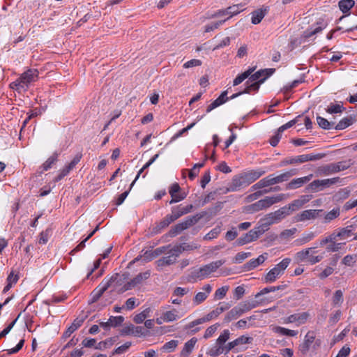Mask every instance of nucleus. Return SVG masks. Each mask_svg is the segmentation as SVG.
Listing matches in <instances>:
<instances>
[{
    "instance_id": "e433bc0d",
    "label": "nucleus",
    "mask_w": 357,
    "mask_h": 357,
    "mask_svg": "<svg viewBox=\"0 0 357 357\" xmlns=\"http://www.w3.org/2000/svg\"><path fill=\"white\" fill-rule=\"evenodd\" d=\"M324 27H325V25L322 22L317 23L314 28L311 27L310 29H307L304 32V36L305 38H310V37L315 35L316 33L321 31Z\"/></svg>"
},
{
    "instance_id": "20e7f679",
    "label": "nucleus",
    "mask_w": 357,
    "mask_h": 357,
    "mask_svg": "<svg viewBox=\"0 0 357 357\" xmlns=\"http://www.w3.org/2000/svg\"><path fill=\"white\" fill-rule=\"evenodd\" d=\"M119 275L118 273L112 275L109 279H104L101 283L96 287L91 293L90 303H96L104 294L105 291L111 286L113 282L121 284V280H117Z\"/></svg>"
},
{
    "instance_id": "72a5a7b5",
    "label": "nucleus",
    "mask_w": 357,
    "mask_h": 357,
    "mask_svg": "<svg viewBox=\"0 0 357 357\" xmlns=\"http://www.w3.org/2000/svg\"><path fill=\"white\" fill-rule=\"evenodd\" d=\"M255 68H250L244 73L238 75L233 82L234 86H237L242 83L245 79L248 78V77L254 72Z\"/></svg>"
},
{
    "instance_id": "338daca9",
    "label": "nucleus",
    "mask_w": 357,
    "mask_h": 357,
    "mask_svg": "<svg viewBox=\"0 0 357 357\" xmlns=\"http://www.w3.org/2000/svg\"><path fill=\"white\" fill-rule=\"evenodd\" d=\"M109 321L111 322L112 327H116L120 326L124 321V317L122 316L114 317L111 316L109 317Z\"/></svg>"
},
{
    "instance_id": "ddd939ff",
    "label": "nucleus",
    "mask_w": 357,
    "mask_h": 357,
    "mask_svg": "<svg viewBox=\"0 0 357 357\" xmlns=\"http://www.w3.org/2000/svg\"><path fill=\"white\" fill-rule=\"evenodd\" d=\"M274 68H266L264 70H259L255 73H252L248 77V80L246 82L245 84H248L249 82H255L261 79L263 77H266V79L270 77L274 72Z\"/></svg>"
},
{
    "instance_id": "6ab92c4d",
    "label": "nucleus",
    "mask_w": 357,
    "mask_h": 357,
    "mask_svg": "<svg viewBox=\"0 0 357 357\" xmlns=\"http://www.w3.org/2000/svg\"><path fill=\"white\" fill-rule=\"evenodd\" d=\"M227 100H229V97H227V91H224L222 92V93L220 95V96L215 99L214 101H213L207 107L206 112L208 113L211 112L213 109H215L216 107L222 105L225 102H226Z\"/></svg>"
},
{
    "instance_id": "4d7b16f0",
    "label": "nucleus",
    "mask_w": 357,
    "mask_h": 357,
    "mask_svg": "<svg viewBox=\"0 0 357 357\" xmlns=\"http://www.w3.org/2000/svg\"><path fill=\"white\" fill-rule=\"evenodd\" d=\"M343 302V293L341 290L335 291L333 297V303L334 305H340Z\"/></svg>"
},
{
    "instance_id": "5fc2aeb1",
    "label": "nucleus",
    "mask_w": 357,
    "mask_h": 357,
    "mask_svg": "<svg viewBox=\"0 0 357 357\" xmlns=\"http://www.w3.org/2000/svg\"><path fill=\"white\" fill-rule=\"evenodd\" d=\"M356 257L357 256L356 255H346L343 258L342 263L347 266H353L354 263L356 261Z\"/></svg>"
},
{
    "instance_id": "58836bf2",
    "label": "nucleus",
    "mask_w": 357,
    "mask_h": 357,
    "mask_svg": "<svg viewBox=\"0 0 357 357\" xmlns=\"http://www.w3.org/2000/svg\"><path fill=\"white\" fill-rule=\"evenodd\" d=\"M177 313L178 312L176 309L167 311L163 314L162 319L166 322L174 321L180 317Z\"/></svg>"
},
{
    "instance_id": "412c9836",
    "label": "nucleus",
    "mask_w": 357,
    "mask_h": 357,
    "mask_svg": "<svg viewBox=\"0 0 357 357\" xmlns=\"http://www.w3.org/2000/svg\"><path fill=\"white\" fill-rule=\"evenodd\" d=\"M312 177V174H310L307 176L294 178L291 180L287 185V189H296L298 188H300L303 184L308 182L311 178Z\"/></svg>"
},
{
    "instance_id": "b1692460",
    "label": "nucleus",
    "mask_w": 357,
    "mask_h": 357,
    "mask_svg": "<svg viewBox=\"0 0 357 357\" xmlns=\"http://www.w3.org/2000/svg\"><path fill=\"white\" fill-rule=\"evenodd\" d=\"M197 342V339L196 337H192L186 342L184 344L183 349L181 351L180 357H188L192 351Z\"/></svg>"
},
{
    "instance_id": "6e6552de",
    "label": "nucleus",
    "mask_w": 357,
    "mask_h": 357,
    "mask_svg": "<svg viewBox=\"0 0 357 357\" xmlns=\"http://www.w3.org/2000/svg\"><path fill=\"white\" fill-rule=\"evenodd\" d=\"M340 181L339 177H335L332 178H326V179H317L313 181L307 185V190H311L312 192H318L323 190L324 188H328L331 185H333L337 183Z\"/></svg>"
},
{
    "instance_id": "680f3d73",
    "label": "nucleus",
    "mask_w": 357,
    "mask_h": 357,
    "mask_svg": "<svg viewBox=\"0 0 357 357\" xmlns=\"http://www.w3.org/2000/svg\"><path fill=\"white\" fill-rule=\"evenodd\" d=\"M10 86L12 89H15L18 91H20L22 89L24 91H26L27 89L25 85L23 84V82H21V79L20 77L15 82H12L10 84Z\"/></svg>"
},
{
    "instance_id": "f704fd0d",
    "label": "nucleus",
    "mask_w": 357,
    "mask_h": 357,
    "mask_svg": "<svg viewBox=\"0 0 357 357\" xmlns=\"http://www.w3.org/2000/svg\"><path fill=\"white\" fill-rule=\"evenodd\" d=\"M266 80V77H263L261 79L255 82H249L248 84H246L245 89L243 90L244 93H250L252 91H257L259 90L260 85L264 82Z\"/></svg>"
},
{
    "instance_id": "7c9ffc66",
    "label": "nucleus",
    "mask_w": 357,
    "mask_h": 357,
    "mask_svg": "<svg viewBox=\"0 0 357 357\" xmlns=\"http://www.w3.org/2000/svg\"><path fill=\"white\" fill-rule=\"evenodd\" d=\"M241 314L250 311V310L257 307V303L255 301H245L239 303L236 305Z\"/></svg>"
},
{
    "instance_id": "473e14b6",
    "label": "nucleus",
    "mask_w": 357,
    "mask_h": 357,
    "mask_svg": "<svg viewBox=\"0 0 357 357\" xmlns=\"http://www.w3.org/2000/svg\"><path fill=\"white\" fill-rule=\"evenodd\" d=\"M270 226L271 225L268 224V222L264 220V218H262L259 221V226L255 227L253 229L255 230L256 233L257 234V237L259 238L269 229Z\"/></svg>"
},
{
    "instance_id": "c756f323",
    "label": "nucleus",
    "mask_w": 357,
    "mask_h": 357,
    "mask_svg": "<svg viewBox=\"0 0 357 357\" xmlns=\"http://www.w3.org/2000/svg\"><path fill=\"white\" fill-rule=\"evenodd\" d=\"M242 314L240 312V310L237 307V306H235L233 307L230 311H229L227 314L225 315L224 318V323L227 324L231 321L232 320L236 319L239 317H241Z\"/></svg>"
},
{
    "instance_id": "9d476101",
    "label": "nucleus",
    "mask_w": 357,
    "mask_h": 357,
    "mask_svg": "<svg viewBox=\"0 0 357 357\" xmlns=\"http://www.w3.org/2000/svg\"><path fill=\"white\" fill-rule=\"evenodd\" d=\"M247 186L248 185L246 184V182H245L243 176L239 173L233 176L231 181L228 185L227 191L236 192Z\"/></svg>"
},
{
    "instance_id": "ea45409f",
    "label": "nucleus",
    "mask_w": 357,
    "mask_h": 357,
    "mask_svg": "<svg viewBox=\"0 0 357 357\" xmlns=\"http://www.w3.org/2000/svg\"><path fill=\"white\" fill-rule=\"evenodd\" d=\"M57 158H49L39 168V169L38 170V174H41L45 171H47L48 169L52 168V167L55 164Z\"/></svg>"
},
{
    "instance_id": "39448f33",
    "label": "nucleus",
    "mask_w": 357,
    "mask_h": 357,
    "mask_svg": "<svg viewBox=\"0 0 357 357\" xmlns=\"http://www.w3.org/2000/svg\"><path fill=\"white\" fill-rule=\"evenodd\" d=\"M298 170L296 169H291L279 175H275L274 174H270L266 177L262 178L264 188L274 184L280 183L287 181L290 177L297 174Z\"/></svg>"
},
{
    "instance_id": "603ef678",
    "label": "nucleus",
    "mask_w": 357,
    "mask_h": 357,
    "mask_svg": "<svg viewBox=\"0 0 357 357\" xmlns=\"http://www.w3.org/2000/svg\"><path fill=\"white\" fill-rule=\"evenodd\" d=\"M285 285H279L277 287H269L264 288L260 292L257 293L256 294V298L259 297V296L268 294L269 292L275 291L277 290L283 289L284 288Z\"/></svg>"
},
{
    "instance_id": "1a4fd4ad",
    "label": "nucleus",
    "mask_w": 357,
    "mask_h": 357,
    "mask_svg": "<svg viewBox=\"0 0 357 357\" xmlns=\"http://www.w3.org/2000/svg\"><path fill=\"white\" fill-rule=\"evenodd\" d=\"M323 210L321 209H308L298 213L294 217V222H303L305 220H314L321 215Z\"/></svg>"
},
{
    "instance_id": "69168bd1",
    "label": "nucleus",
    "mask_w": 357,
    "mask_h": 357,
    "mask_svg": "<svg viewBox=\"0 0 357 357\" xmlns=\"http://www.w3.org/2000/svg\"><path fill=\"white\" fill-rule=\"evenodd\" d=\"M357 150V144H356L353 148L350 147H344L340 149H336L333 153L334 155H348L351 150Z\"/></svg>"
},
{
    "instance_id": "2f4dec72",
    "label": "nucleus",
    "mask_w": 357,
    "mask_h": 357,
    "mask_svg": "<svg viewBox=\"0 0 357 357\" xmlns=\"http://www.w3.org/2000/svg\"><path fill=\"white\" fill-rule=\"evenodd\" d=\"M264 218V220L267 221L270 225L278 223L282 220L278 210L267 214Z\"/></svg>"
},
{
    "instance_id": "f8f14e48",
    "label": "nucleus",
    "mask_w": 357,
    "mask_h": 357,
    "mask_svg": "<svg viewBox=\"0 0 357 357\" xmlns=\"http://www.w3.org/2000/svg\"><path fill=\"white\" fill-rule=\"evenodd\" d=\"M243 176L245 182L248 186L250 185L252 183L257 180L259 177H261L263 174H265V171L259 169H252L246 172H243L240 173Z\"/></svg>"
},
{
    "instance_id": "49530a36",
    "label": "nucleus",
    "mask_w": 357,
    "mask_h": 357,
    "mask_svg": "<svg viewBox=\"0 0 357 357\" xmlns=\"http://www.w3.org/2000/svg\"><path fill=\"white\" fill-rule=\"evenodd\" d=\"M274 331L275 333H280L283 335H287V336H296L298 334V332L294 330H289L283 327L277 326L274 328Z\"/></svg>"
},
{
    "instance_id": "a211bd4d",
    "label": "nucleus",
    "mask_w": 357,
    "mask_h": 357,
    "mask_svg": "<svg viewBox=\"0 0 357 357\" xmlns=\"http://www.w3.org/2000/svg\"><path fill=\"white\" fill-rule=\"evenodd\" d=\"M86 316L78 317H77L73 322V324L67 328V330L64 332L63 337L64 338H67L70 336V335L75 331L79 327L82 326L83 322L84 321Z\"/></svg>"
},
{
    "instance_id": "393cba45",
    "label": "nucleus",
    "mask_w": 357,
    "mask_h": 357,
    "mask_svg": "<svg viewBox=\"0 0 357 357\" xmlns=\"http://www.w3.org/2000/svg\"><path fill=\"white\" fill-rule=\"evenodd\" d=\"M268 11L267 8H259L254 10L252 14V23L254 24H257L261 22L262 19L264 17L265 15Z\"/></svg>"
},
{
    "instance_id": "cd10ccee",
    "label": "nucleus",
    "mask_w": 357,
    "mask_h": 357,
    "mask_svg": "<svg viewBox=\"0 0 357 357\" xmlns=\"http://www.w3.org/2000/svg\"><path fill=\"white\" fill-rule=\"evenodd\" d=\"M317 247L308 248L307 249H304L300 252H298L296 255V258L297 260L300 261H305L306 259L310 256L311 255L316 253L315 250Z\"/></svg>"
},
{
    "instance_id": "052dcab7",
    "label": "nucleus",
    "mask_w": 357,
    "mask_h": 357,
    "mask_svg": "<svg viewBox=\"0 0 357 357\" xmlns=\"http://www.w3.org/2000/svg\"><path fill=\"white\" fill-rule=\"evenodd\" d=\"M178 341L177 340H171L168 342H166L163 347H162V349L164 351H169V352H171V351H173L176 347H177L178 345Z\"/></svg>"
},
{
    "instance_id": "09e8293b",
    "label": "nucleus",
    "mask_w": 357,
    "mask_h": 357,
    "mask_svg": "<svg viewBox=\"0 0 357 357\" xmlns=\"http://www.w3.org/2000/svg\"><path fill=\"white\" fill-rule=\"evenodd\" d=\"M226 9L228 15V17L225 19L226 21L242 10L241 6L240 7L239 5H234L227 8Z\"/></svg>"
},
{
    "instance_id": "a18cd8bd",
    "label": "nucleus",
    "mask_w": 357,
    "mask_h": 357,
    "mask_svg": "<svg viewBox=\"0 0 357 357\" xmlns=\"http://www.w3.org/2000/svg\"><path fill=\"white\" fill-rule=\"evenodd\" d=\"M172 222V219H170L168 215H167L154 228L155 232L158 233L161 229L168 227Z\"/></svg>"
},
{
    "instance_id": "7ed1b4c3",
    "label": "nucleus",
    "mask_w": 357,
    "mask_h": 357,
    "mask_svg": "<svg viewBox=\"0 0 357 357\" xmlns=\"http://www.w3.org/2000/svg\"><path fill=\"white\" fill-rule=\"evenodd\" d=\"M204 216V214H196L195 215L185 218L183 222L176 224L171 228L168 232L169 236L174 237L177 236L183 230H185L197 223Z\"/></svg>"
},
{
    "instance_id": "6e6d98bb",
    "label": "nucleus",
    "mask_w": 357,
    "mask_h": 357,
    "mask_svg": "<svg viewBox=\"0 0 357 357\" xmlns=\"http://www.w3.org/2000/svg\"><path fill=\"white\" fill-rule=\"evenodd\" d=\"M204 165V162H199L196 163L193 167L190 169L189 172V178L190 179L192 180L194 179L196 176L197 175L199 170L201 167H202Z\"/></svg>"
},
{
    "instance_id": "4be33fe9",
    "label": "nucleus",
    "mask_w": 357,
    "mask_h": 357,
    "mask_svg": "<svg viewBox=\"0 0 357 357\" xmlns=\"http://www.w3.org/2000/svg\"><path fill=\"white\" fill-rule=\"evenodd\" d=\"M202 289L204 292H198L194 298V303L197 305L200 304L206 299L208 295L212 290V287L208 284H205Z\"/></svg>"
},
{
    "instance_id": "dca6fc26",
    "label": "nucleus",
    "mask_w": 357,
    "mask_h": 357,
    "mask_svg": "<svg viewBox=\"0 0 357 357\" xmlns=\"http://www.w3.org/2000/svg\"><path fill=\"white\" fill-rule=\"evenodd\" d=\"M266 255L267 254L265 253L259 255L257 259H250L248 262L243 265L244 271H251L257 267L258 266H259L260 264H263L267 258Z\"/></svg>"
},
{
    "instance_id": "aec40b11",
    "label": "nucleus",
    "mask_w": 357,
    "mask_h": 357,
    "mask_svg": "<svg viewBox=\"0 0 357 357\" xmlns=\"http://www.w3.org/2000/svg\"><path fill=\"white\" fill-rule=\"evenodd\" d=\"M309 317L310 314L307 312L294 314L287 317V322L297 323V325H301L305 323Z\"/></svg>"
},
{
    "instance_id": "bb28decb",
    "label": "nucleus",
    "mask_w": 357,
    "mask_h": 357,
    "mask_svg": "<svg viewBox=\"0 0 357 357\" xmlns=\"http://www.w3.org/2000/svg\"><path fill=\"white\" fill-rule=\"evenodd\" d=\"M315 336L313 333L308 332L305 336L304 342L301 345L300 350L302 353L305 354L310 349L311 344L314 342Z\"/></svg>"
},
{
    "instance_id": "e2e57ef3",
    "label": "nucleus",
    "mask_w": 357,
    "mask_h": 357,
    "mask_svg": "<svg viewBox=\"0 0 357 357\" xmlns=\"http://www.w3.org/2000/svg\"><path fill=\"white\" fill-rule=\"evenodd\" d=\"M225 351L224 346L219 344V346L216 348L211 349L207 354L210 355L212 357H217L218 355Z\"/></svg>"
},
{
    "instance_id": "c03bdc74",
    "label": "nucleus",
    "mask_w": 357,
    "mask_h": 357,
    "mask_svg": "<svg viewBox=\"0 0 357 357\" xmlns=\"http://www.w3.org/2000/svg\"><path fill=\"white\" fill-rule=\"evenodd\" d=\"M344 109L345 108L344 107L343 104L331 103L326 111L328 114H337L342 112Z\"/></svg>"
},
{
    "instance_id": "c85d7f7f",
    "label": "nucleus",
    "mask_w": 357,
    "mask_h": 357,
    "mask_svg": "<svg viewBox=\"0 0 357 357\" xmlns=\"http://www.w3.org/2000/svg\"><path fill=\"white\" fill-rule=\"evenodd\" d=\"M168 256L163 257L157 261L158 266H169L176 262V258L170 251L168 252Z\"/></svg>"
},
{
    "instance_id": "774afa93",
    "label": "nucleus",
    "mask_w": 357,
    "mask_h": 357,
    "mask_svg": "<svg viewBox=\"0 0 357 357\" xmlns=\"http://www.w3.org/2000/svg\"><path fill=\"white\" fill-rule=\"evenodd\" d=\"M238 232L236 227H233L231 230L228 231L225 234V239L227 241H231L238 236Z\"/></svg>"
},
{
    "instance_id": "79ce46f5",
    "label": "nucleus",
    "mask_w": 357,
    "mask_h": 357,
    "mask_svg": "<svg viewBox=\"0 0 357 357\" xmlns=\"http://www.w3.org/2000/svg\"><path fill=\"white\" fill-rule=\"evenodd\" d=\"M352 226H347L344 228L339 229L337 232V235H339L340 239H346L347 238L351 236L352 234Z\"/></svg>"
},
{
    "instance_id": "f3484780",
    "label": "nucleus",
    "mask_w": 357,
    "mask_h": 357,
    "mask_svg": "<svg viewBox=\"0 0 357 357\" xmlns=\"http://www.w3.org/2000/svg\"><path fill=\"white\" fill-rule=\"evenodd\" d=\"M79 162V158H74V159L69 163L67 166H66L63 169H62L57 176L54 178V182H59L62 178H63L66 176H67L69 172L73 169L75 165Z\"/></svg>"
},
{
    "instance_id": "5701e85b",
    "label": "nucleus",
    "mask_w": 357,
    "mask_h": 357,
    "mask_svg": "<svg viewBox=\"0 0 357 357\" xmlns=\"http://www.w3.org/2000/svg\"><path fill=\"white\" fill-rule=\"evenodd\" d=\"M309 200L310 197L308 195H303L299 199L294 200L291 203L289 204L288 206L293 213L301 208L305 204L309 202Z\"/></svg>"
},
{
    "instance_id": "a878e982",
    "label": "nucleus",
    "mask_w": 357,
    "mask_h": 357,
    "mask_svg": "<svg viewBox=\"0 0 357 357\" xmlns=\"http://www.w3.org/2000/svg\"><path fill=\"white\" fill-rule=\"evenodd\" d=\"M356 121L355 116H349L341 119L339 123L334 127L335 130H344L352 125Z\"/></svg>"
},
{
    "instance_id": "c9c22d12",
    "label": "nucleus",
    "mask_w": 357,
    "mask_h": 357,
    "mask_svg": "<svg viewBox=\"0 0 357 357\" xmlns=\"http://www.w3.org/2000/svg\"><path fill=\"white\" fill-rule=\"evenodd\" d=\"M354 0H341L338 3L340 10L344 13L349 12V10L354 6Z\"/></svg>"
},
{
    "instance_id": "13d9d810",
    "label": "nucleus",
    "mask_w": 357,
    "mask_h": 357,
    "mask_svg": "<svg viewBox=\"0 0 357 357\" xmlns=\"http://www.w3.org/2000/svg\"><path fill=\"white\" fill-rule=\"evenodd\" d=\"M253 338L252 337H248L245 335H241L239 337L234 340L236 346L244 344H250L252 342Z\"/></svg>"
},
{
    "instance_id": "423d86ee",
    "label": "nucleus",
    "mask_w": 357,
    "mask_h": 357,
    "mask_svg": "<svg viewBox=\"0 0 357 357\" xmlns=\"http://www.w3.org/2000/svg\"><path fill=\"white\" fill-rule=\"evenodd\" d=\"M291 259L285 258L279 264L275 265L274 268L271 269L266 275L264 280L266 282H273L281 275L284 273V270L288 267Z\"/></svg>"
},
{
    "instance_id": "de8ad7c7",
    "label": "nucleus",
    "mask_w": 357,
    "mask_h": 357,
    "mask_svg": "<svg viewBox=\"0 0 357 357\" xmlns=\"http://www.w3.org/2000/svg\"><path fill=\"white\" fill-rule=\"evenodd\" d=\"M221 230L222 229L220 226L215 227L204 236V239L209 241L217 238L218 236L220 234Z\"/></svg>"
},
{
    "instance_id": "864d4df0",
    "label": "nucleus",
    "mask_w": 357,
    "mask_h": 357,
    "mask_svg": "<svg viewBox=\"0 0 357 357\" xmlns=\"http://www.w3.org/2000/svg\"><path fill=\"white\" fill-rule=\"evenodd\" d=\"M226 22V20H220L218 22H213L210 24L205 26V32L213 31L215 29H218L222 24Z\"/></svg>"
},
{
    "instance_id": "f257e3e1",
    "label": "nucleus",
    "mask_w": 357,
    "mask_h": 357,
    "mask_svg": "<svg viewBox=\"0 0 357 357\" xmlns=\"http://www.w3.org/2000/svg\"><path fill=\"white\" fill-rule=\"evenodd\" d=\"M286 195L279 194L275 196L266 197L264 199H260L255 203L246 206L245 210L248 213H253L278 203L286 198Z\"/></svg>"
},
{
    "instance_id": "9b49d317",
    "label": "nucleus",
    "mask_w": 357,
    "mask_h": 357,
    "mask_svg": "<svg viewBox=\"0 0 357 357\" xmlns=\"http://www.w3.org/2000/svg\"><path fill=\"white\" fill-rule=\"evenodd\" d=\"M151 275L150 271H146L144 273H140L137 275L133 279L124 284L123 291L131 289L137 285L141 284L143 281L147 280Z\"/></svg>"
},
{
    "instance_id": "8fccbe9b",
    "label": "nucleus",
    "mask_w": 357,
    "mask_h": 357,
    "mask_svg": "<svg viewBox=\"0 0 357 357\" xmlns=\"http://www.w3.org/2000/svg\"><path fill=\"white\" fill-rule=\"evenodd\" d=\"M315 235L314 232L304 233L302 237L296 240L298 245H303L314 238Z\"/></svg>"
},
{
    "instance_id": "f03ea898",
    "label": "nucleus",
    "mask_w": 357,
    "mask_h": 357,
    "mask_svg": "<svg viewBox=\"0 0 357 357\" xmlns=\"http://www.w3.org/2000/svg\"><path fill=\"white\" fill-rule=\"evenodd\" d=\"M353 162L351 160H347L337 163H330L319 167L316 171L317 176H327L348 169Z\"/></svg>"
},
{
    "instance_id": "4468645a",
    "label": "nucleus",
    "mask_w": 357,
    "mask_h": 357,
    "mask_svg": "<svg viewBox=\"0 0 357 357\" xmlns=\"http://www.w3.org/2000/svg\"><path fill=\"white\" fill-rule=\"evenodd\" d=\"M38 77V71L36 69L30 68L23 73L20 78L21 82L25 85L26 88H28L29 84L31 82L36 81Z\"/></svg>"
},
{
    "instance_id": "3c124183",
    "label": "nucleus",
    "mask_w": 357,
    "mask_h": 357,
    "mask_svg": "<svg viewBox=\"0 0 357 357\" xmlns=\"http://www.w3.org/2000/svg\"><path fill=\"white\" fill-rule=\"evenodd\" d=\"M319 158H292L289 160H284L282 161L283 165L287 164H294V163H303L305 162L309 161V160H314L315 159H318Z\"/></svg>"
},
{
    "instance_id": "a19ab883",
    "label": "nucleus",
    "mask_w": 357,
    "mask_h": 357,
    "mask_svg": "<svg viewBox=\"0 0 357 357\" xmlns=\"http://www.w3.org/2000/svg\"><path fill=\"white\" fill-rule=\"evenodd\" d=\"M317 122L319 127L325 130H330L333 128L335 124L333 121H328L326 119L321 116H317Z\"/></svg>"
},
{
    "instance_id": "4c0bfd02",
    "label": "nucleus",
    "mask_w": 357,
    "mask_h": 357,
    "mask_svg": "<svg viewBox=\"0 0 357 357\" xmlns=\"http://www.w3.org/2000/svg\"><path fill=\"white\" fill-rule=\"evenodd\" d=\"M340 214V208H334L331 211L326 213L324 215V223H328L331 222L332 220L337 218Z\"/></svg>"
},
{
    "instance_id": "0e129e2a",
    "label": "nucleus",
    "mask_w": 357,
    "mask_h": 357,
    "mask_svg": "<svg viewBox=\"0 0 357 357\" xmlns=\"http://www.w3.org/2000/svg\"><path fill=\"white\" fill-rule=\"evenodd\" d=\"M345 244L342 243H331L330 244L327 245L326 249L328 252H337L340 249H341L342 245Z\"/></svg>"
},
{
    "instance_id": "bf43d9fd",
    "label": "nucleus",
    "mask_w": 357,
    "mask_h": 357,
    "mask_svg": "<svg viewBox=\"0 0 357 357\" xmlns=\"http://www.w3.org/2000/svg\"><path fill=\"white\" fill-rule=\"evenodd\" d=\"M230 335V332L229 330H224L223 332L220 334V335L217 339V343L218 344L222 345L229 340Z\"/></svg>"
},
{
    "instance_id": "2eb2a0df",
    "label": "nucleus",
    "mask_w": 357,
    "mask_h": 357,
    "mask_svg": "<svg viewBox=\"0 0 357 357\" xmlns=\"http://www.w3.org/2000/svg\"><path fill=\"white\" fill-rule=\"evenodd\" d=\"M257 238V234L256 233L255 230L251 229L248 233L238 238L236 241V245L242 246L245 244L255 241Z\"/></svg>"
},
{
    "instance_id": "0eeeda50",
    "label": "nucleus",
    "mask_w": 357,
    "mask_h": 357,
    "mask_svg": "<svg viewBox=\"0 0 357 357\" xmlns=\"http://www.w3.org/2000/svg\"><path fill=\"white\" fill-rule=\"evenodd\" d=\"M225 263V259H220L204 265L199 268L197 271H195L193 273V276L197 278L203 279L209 275L211 273L215 272Z\"/></svg>"
},
{
    "instance_id": "37998d69",
    "label": "nucleus",
    "mask_w": 357,
    "mask_h": 357,
    "mask_svg": "<svg viewBox=\"0 0 357 357\" xmlns=\"http://www.w3.org/2000/svg\"><path fill=\"white\" fill-rule=\"evenodd\" d=\"M150 312L151 309L149 307L146 308L141 313L136 314L133 319V321L136 324H142L148 317H149Z\"/></svg>"
}]
</instances>
